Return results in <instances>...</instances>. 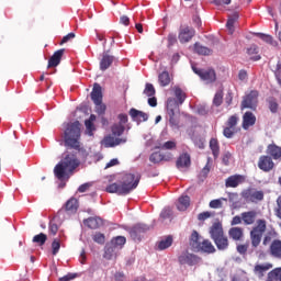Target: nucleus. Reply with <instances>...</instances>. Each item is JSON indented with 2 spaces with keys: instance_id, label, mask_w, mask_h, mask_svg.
Returning <instances> with one entry per match:
<instances>
[{
  "instance_id": "338daca9",
  "label": "nucleus",
  "mask_w": 281,
  "mask_h": 281,
  "mask_svg": "<svg viewBox=\"0 0 281 281\" xmlns=\"http://www.w3.org/2000/svg\"><path fill=\"white\" fill-rule=\"evenodd\" d=\"M277 205H278V207L274 211L276 216L281 220V195H279L277 199Z\"/></svg>"
},
{
  "instance_id": "f8f14e48",
  "label": "nucleus",
  "mask_w": 281,
  "mask_h": 281,
  "mask_svg": "<svg viewBox=\"0 0 281 281\" xmlns=\"http://www.w3.org/2000/svg\"><path fill=\"white\" fill-rule=\"evenodd\" d=\"M79 207L80 203L78 202V199L70 198L61 207V210H59L58 214H63V212H67L68 214H76Z\"/></svg>"
},
{
  "instance_id": "473e14b6",
  "label": "nucleus",
  "mask_w": 281,
  "mask_h": 281,
  "mask_svg": "<svg viewBox=\"0 0 281 281\" xmlns=\"http://www.w3.org/2000/svg\"><path fill=\"white\" fill-rule=\"evenodd\" d=\"M190 155L186 153L179 156L176 166L177 168H190Z\"/></svg>"
},
{
  "instance_id": "bf43d9fd",
  "label": "nucleus",
  "mask_w": 281,
  "mask_h": 281,
  "mask_svg": "<svg viewBox=\"0 0 281 281\" xmlns=\"http://www.w3.org/2000/svg\"><path fill=\"white\" fill-rule=\"evenodd\" d=\"M160 148L162 150H172L177 148V143L169 140V142H166Z\"/></svg>"
},
{
  "instance_id": "a18cd8bd",
  "label": "nucleus",
  "mask_w": 281,
  "mask_h": 281,
  "mask_svg": "<svg viewBox=\"0 0 281 281\" xmlns=\"http://www.w3.org/2000/svg\"><path fill=\"white\" fill-rule=\"evenodd\" d=\"M116 119L119 120L116 124H120L121 126H126L127 130H131V126H128V114L120 113Z\"/></svg>"
},
{
  "instance_id": "f03ea898",
  "label": "nucleus",
  "mask_w": 281,
  "mask_h": 281,
  "mask_svg": "<svg viewBox=\"0 0 281 281\" xmlns=\"http://www.w3.org/2000/svg\"><path fill=\"white\" fill-rule=\"evenodd\" d=\"M139 181H142V176L135 173H121L117 177V182L109 184L105 188V192L109 194H119L120 196H126V194H131L133 190L137 189L139 186Z\"/></svg>"
},
{
  "instance_id": "6e6d98bb",
  "label": "nucleus",
  "mask_w": 281,
  "mask_h": 281,
  "mask_svg": "<svg viewBox=\"0 0 281 281\" xmlns=\"http://www.w3.org/2000/svg\"><path fill=\"white\" fill-rule=\"evenodd\" d=\"M274 77H276V80H277L279 87H281V61L277 63V66L274 69Z\"/></svg>"
},
{
  "instance_id": "6ab92c4d",
  "label": "nucleus",
  "mask_w": 281,
  "mask_h": 281,
  "mask_svg": "<svg viewBox=\"0 0 281 281\" xmlns=\"http://www.w3.org/2000/svg\"><path fill=\"white\" fill-rule=\"evenodd\" d=\"M83 225L89 229H100L104 225V222L100 217H88L83 220Z\"/></svg>"
},
{
  "instance_id": "49530a36",
  "label": "nucleus",
  "mask_w": 281,
  "mask_h": 281,
  "mask_svg": "<svg viewBox=\"0 0 281 281\" xmlns=\"http://www.w3.org/2000/svg\"><path fill=\"white\" fill-rule=\"evenodd\" d=\"M257 36L265 43H268V45H278L276 41H273V36L271 35H267L265 33H257Z\"/></svg>"
},
{
  "instance_id": "864d4df0",
  "label": "nucleus",
  "mask_w": 281,
  "mask_h": 281,
  "mask_svg": "<svg viewBox=\"0 0 281 281\" xmlns=\"http://www.w3.org/2000/svg\"><path fill=\"white\" fill-rule=\"evenodd\" d=\"M60 251V239L55 238L52 243V254L56 256Z\"/></svg>"
},
{
  "instance_id": "0eeeda50",
  "label": "nucleus",
  "mask_w": 281,
  "mask_h": 281,
  "mask_svg": "<svg viewBox=\"0 0 281 281\" xmlns=\"http://www.w3.org/2000/svg\"><path fill=\"white\" fill-rule=\"evenodd\" d=\"M192 70L206 85H212L213 82H216V71L214 69L212 68L203 69V68H196L195 66H192Z\"/></svg>"
},
{
  "instance_id": "1a4fd4ad",
  "label": "nucleus",
  "mask_w": 281,
  "mask_h": 281,
  "mask_svg": "<svg viewBox=\"0 0 281 281\" xmlns=\"http://www.w3.org/2000/svg\"><path fill=\"white\" fill-rule=\"evenodd\" d=\"M179 265H188V267H194L201 262V258L199 256L184 250L178 257Z\"/></svg>"
},
{
  "instance_id": "cd10ccee",
  "label": "nucleus",
  "mask_w": 281,
  "mask_h": 281,
  "mask_svg": "<svg viewBox=\"0 0 281 281\" xmlns=\"http://www.w3.org/2000/svg\"><path fill=\"white\" fill-rule=\"evenodd\" d=\"M228 236L233 240H243L245 238V229L243 227H232L228 231Z\"/></svg>"
},
{
  "instance_id": "9d476101",
  "label": "nucleus",
  "mask_w": 281,
  "mask_h": 281,
  "mask_svg": "<svg viewBox=\"0 0 281 281\" xmlns=\"http://www.w3.org/2000/svg\"><path fill=\"white\" fill-rule=\"evenodd\" d=\"M150 231V226L146 224H136L130 229V236L133 240H142V234Z\"/></svg>"
},
{
  "instance_id": "8fccbe9b",
  "label": "nucleus",
  "mask_w": 281,
  "mask_h": 281,
  "mask_svg": "<svg viewBox=\"0 0 281 281\" xmlns=\"http://www.w3.org/2000/svg\"><path fill=\"white\" fill-rule=\"evenodd\" d=\"M155 93H156L155 86H153V83H146L144 89V94L147 95V98H153Z\"/></svg>"
},
{
  "instance_id": "f3484780",
  "label": "nucleus",
  "mask_w": 281,
  "mask_h": 281,
  "mask_svg": "<svg viewBox=\"0 0 281 281\" xmlns=\"http://www.w3.org/2000/svg\"><path fill=\"white\" fill-rule=\"evenodd\" d=\"M241 183H245V176L243 175L229 176L225 181L227 188H238Z\"/></svg>"
},
{
  "instance_id": "680f3d73",
  "label": "nucleus",
  "mask_w": 281,
  "mask_h": 281,
  "mask_svg": "<svg viewBox=\"0 0 281 281\" xmlns=\"http://www.w3.org/2000/svg\"><path fill=\"white\" fill-rule=\"evenodd\" d=\"M76 38V33H68L66 36L63 37L59 45H65V43H69V41Z\"/></svg>"
},
{
  "instance_id": "6e6552de",
  "label": "nucleus",
  "mask_w": 281,
  "mask_h": 281,
  "mask_svg": "<svg viewBox=\"0 0 281 281\" xmlns=\"http://www.w3.org/2000/svg\"><path fill=\"white\" fill-rule=\"evenodd\" d=\"M258 90H251L248 94H246L241 101V111L245 109L256 111V106H258Z\"/></svg>"
},
{
  "instance_id": "603ef678",
  "label": "nucleus",
  "mask_w": 281,
  "mask_h": 281,
  "mask_svg": "<svg viewBox=\"0 0 281 281\" xmlns=\"http://www.w3.org/2000/svg\"><path fill=\"white\" fill-rule=\"evenodd\" d=\"M95 105V113H98V115H104L106 113V104L99 102V103H94Z\"/></svg>"
},
{
  "instance_id": "ddd939ff",
  "label": "nucleus",
  "mask_w": 281,
  "mask_h": 281,
  "mask_svg": "<svg viewBox=\"0 0 281 281\" xmlns=\"http://www.w3.org/2000/svg\"><path fill=\"white\" fill-rule=\"evenodd\" d=\"M196 34V31L190 26H186L184 29H181L178 35L180 43H190L192 38H194V35Z\"/></svg>"
},
{
  "instance_id": "5fc2aeb1",
  "label": "nucleus",
  "mask_w": 281,
  "mask_h": 281,
  "mask_svg": "<svg viewBox=\"0 0 281 281\" xmlns=\"http://www.w3.org/2000/svg\"><path fill=\"white\" fill-rule=\"evenodd\" d=\"M160 218H162V221H166L168 218H172V209L171 207H165L160 213Z\"/></svg>"
},
{
  "instance_id": "774afa93",
  "label": "nucleus",
  "mask_w": 281,
  "mask_h": 281,
  "mask_svg": "<svg viewBox=\"0 0 281 281\" xmlns=\"http://www.w3.org/2000/svg\"><path fill=\"white\" fill-rule=\"evenodd\" d=\"M92 183L91 182H86L83 184H81L79 188H78V192H87L89 190V188H91Z\"/></svg>"
},
{
  "instance_id": "58836bf2",
  "label": "nucleus",
  "mask_w": 281,
  "mask_h": 281,
  "mask_svg": "<svg viewBox=\"0 0 281 281\" xmlns=\"http://www.w3.org/2000/svg\"><path fill=\"white\" fill-rule=\"evenodd\" d=\"M126 126L120 125L119 123H114L111 126V132L114 137H122L124 135V131H126Z\"/></svg>"
},
{
  "instance_id": "a878e982",
  "label": "nucleus",
  "mask_w": 281,
  "mask_h": 281,
  "mask_svg": "<svg viewBox=\"0 0 281 281\" xmlns=\"http://www.w3.org/2000/svg\"><path fill=\"white\" fill-rule=\"evenodd\" d=\"M120 144H122V139L115 138L111 135L104 136L101 140V145L104 146V148H113L115 146H120Z\"/></svg>"
},
{
  "instance_id": "79ce46f5",
  "label": "nucleus",
  "mask_w": 281,
  "mask_h": 281,
  "mask_svg": "<svg viewBox=\"0 0 281 281\" xmlns=\"http://www.w3.org/2000/svg\"><path fill=\"white\" fill-rule=\"evenodd\" d=\"M175 91V95H176V100L177 102L181 105L186 102V99L188 98L186 95V92H183V90L179 87L173 88Z\"/></svg>"
},
{
  "instance_id": "c756f323",
  "label": "nucleus",
  "mask_w": 281,
  "mask_h": 281,
  "mask_svg": "<svg viewBox=\"0 0 281 281\" xmlns=\"http://www.w3.org/2000/svg\"><path fill=\"white\" fill-rule=\"evenodd\" d=\"M176 205H177V210H179V212H186V210H188V207H190V196L181 195L178 199V202Z\"/></svg>"
},
{
  "instance_id": "bb28decb",
  "label": "nucleus",
  "mask_w": 281,
  "mask_h": 281,
  "mask_svg": "<svg viewBox=\"0 0 281 281\" xmlns=\"http://www.w3.org/2000/svg\"><path fill=\"white\" fill-rule=\"evenodd\" d=\"M267 153L271 159L281 161V147L276 144H270L267 147Z\"/></svg>"
},
{
  "instance_id": "39448f33",
  "label": "nucleus",
  "mask_w": 281,
  "mask_h": 281,
  "mask_svg": "<svg viewBox=\"0 0 281 281\" xmlns=\"http://www.w3.org/2000/svg\"><path fill=\"white\" fill-rule=\"evenodd\" d=\"M240 196L247 203H260L265 201V191L249 187L241 191Z\"/></svg>"
},
{
  "instance_id": "c85d7f7f",
  "label": "nucleus",
  "mask_w": 281,
  "mask_h": 281,
  "mask_svg": "<svg viewBox=\"0 0 281 281\" xmlns=\"http://www.w3.org/2000/svg\"><path fill=\"white\" fill-rule=\"evenodd\" d=\"M269 269H273V265L271 263L256 265L254 268V273L255 276H258V278H265V273H267Z\"/></svg>"
},
{
  "instance_id": "c9c22d12",
  "label": "nucleus",
  "mask_w": 281,
  "mask_h": 281,
  "mask_svg": "<svg viewBox=\"0 0 281 281\" xmlns=\"http://www.w3.org/2000/svg\"><path fill=\"white\" fill-rule=\"evenodd\" d=\"M198 249H201V251H204L205 254H214V251H216V248H214V245H212L210 239H204L200 243V247Z\"/></svg>"
},
{
  "instance_id": "393cba45",
  "label": "nucleus",
  "mask_w": 281,
  "mask_h": 281,
  "mask_svg": "<svg viewBox=\"0 0 281 281\" xmlns=\"http://www.w3.org/2000/svg\"><path fill=\"white\" fill-rule=\"evenodd\" d=\"M179 106H181V103L177 102V99L169 98L167 100V114L177 115L179 113Z\"/></svg>"
},
{
  "instance_id": "a19ab883",
  "label": "nucleus",
  "mask_w": 281,
  "mask_h": 281,
  "mask_svg": "<svg viewBox=\"0 0 281 281\" xmlns=\"http://www.w3.org/2000/svg\"><path fill=\"white\" fill-rule=\"evenodd\" d=\"M266 281H281V267L274 268L270 272H268Z\"/></svg>"
},
{
  "instance_id": "423d86ee",
  "label": "nucleus",
  "mask_w": 281,
  "mask_h": 281,
  "mask_svg": "<svg viewBox=\"0 0 281 281\" xmlns=\"http://www.w3.org/2000/svg\"><path fill=\"white\" fill-rule=\"evenodd\" d=\"M238 122H240V117H238V114L231 115L226 121V126L223 130V135L227 139H232L236 133H238Z\"/></svg>"
},
{
  "instance_id": "2f4dec72",
  "label": "nucleus",
  "mask_w": 281,
  "mask_h": 281,
  "mask_svg": "<svg viewBox=\"0 0 281 281\" xmlns=\"http://www.w3.org/2000/svg\"><path fill=\"white\" fill-rule=\"evenodd\" d=\"M194 52L199 54V56H212L213 50L206 46L201 45V43L196 42L194 44Z\"/></svg>"
},
{
  "instance_id": "5701e85b",
  "label": "nucleus",
  "mask_w": 281,
  "mask_h": 281,
  "mask_svg": "<svg viewBox=\"0 0 281 281\" xmlns=\"http://www.w3.org/2000/svg\"><path fill=\"white\" fill-rule=\"evenodd\" d=\"M113 60H115V57L112 55H109V52L103 53L102 58L100 60L101 71H106V69H109V67L113 65Z\"/></svg>"
},
{
  "instance_id": "4468645a",
  "label": "nucleus",
  "mask_w": 281,
  "mask_h": 281,
  "mask_svg": "<svg viewBox=\"0 0 281 281\" xmlns=\"http://www.w3.org/2000/svg\"><path fill=\"white\" fill-rule=\"evenodd\" d=\"M128 113L132 121L136 122V124H142V122H148V113L146 112L132 108Z\"/></svg>"
},
{
  "instance_id": "b1692460",
  "label": "nucleus",
  "mask_w": 281,
  "mask_h": 281,
  "mask_svg": "<svg viewBox=\"0 0 281 281\" xmlns=\"http://www.w3.org/2000/svg\"><path fill=\"white\" fill-rule=\"evenodd\" d=\"M90 98L94 104L102 102V86H100V83L93 85Z\"/></svg>"
},
{
  "instance_id": "f257e3e1",
  "label": "nucleus",
  "mask_w": 281,
  "mask_h": 281,
  "mask_svg": "<svg viewBox=\"0 0 281 281\" xmlns=\"http://www.w3.org/2000/svg\"><path fill=\"white\" fill-rule=\"evenodd\" d=\"M241 218L244 225H255L250 231V243L254 249H258L260 247V243H262V236H265V232H267V220H257L258 212L256 211H246L241 213Z\"/></svg>"
},
{
  "instance_id": "72a5a7b5",
  "label": "nucleus",
  "mask_w": 281,
  "mask_h": 281,
  "mask_svg": "<svg viewBox=\"0 0 281 281\" xmlns=\"http://www.w3.org/2000/svg\"><path fill=\"white\" fill-rule=\"evenodd\" d=\"M158 82L160 87H168L170 82H172V78H170V72L168 70H164L158 75Z\"/></svg>"
},
{
  "instance_id": "2eb2a0df",
  "label": "nucleus",
  "mask_w": 281,
  "mask_h": 281,
  "mask_svg": "<svg viewBox=\"0 0 281 281\" xmlns=\"http://www.w3.org/2000/svg\"><path fill=\"white\" fill-rule=\"evenodd\" d=\"M65 55V48H60L56 50L52 57L48 59L47 69H52V67H58L60 61L63 60V56Z\"/></svg>"
},
{
  "instance_id": "7ed1b4c3",
  "label": "nucleus",
  "mask_w": 281,
  "mask_h": 281,
  "mask_svg": "<svg viewBox=\"0 0 281 281\" xmlns=\"http://www.w3.org/2000/svg\"><path fill=\"white\" fill-rule=\"evenodd\" d=\"M64 144L66 148H70L76 150L79 159L82 161L87 160L89 157V153L87 149L80 146V122L75 121L72 123H68L66 125V130L64 132Z\"/></svg>"
},
{
  "instance_id": "9b49d317",
  "label": "nucleus",
  "mask_w": 281,
  "mask_h": 281,
  "mask_svg": "<svg viewBox=\"0 0 281 281\" xmlns=\"http://www.w3.org/2000/svg\"><path fill=\"white\" fill-rule=\"evenodd\" d=\"M276 167L273 162V158L271 156H260L258 160V168L262 170V172H271V170Z\"/></svg>"
},
{
  "instance_id": "412c9836",
  "label": "nucleus",
  "mask_w": 281,
  "mask_h": 281,
  "mask_svg": "<svg viewBox=\"0 0 281 281\" xmlns=\"http://www.w3.org/2000/svg\"><path fill=\"white\" fill-rule=\"evenodd\" d=\"M172 154L164 155L159 151H155L149 156V161L151 164H161V161H171Z\"/></svg>"
},
{
  "instance_id": "13d9d810",
  "label": "nucleus",
  "mask_w": 281,
  "mask_h": 281,
  "mask_svg": "<svg viewBox=\"0 0 281 281\" xmlns=\"http://www.w3.org/2000/svg\"><path fill=\"white\" fill-rule=\"evenodd\" d=\"M169 124L171 128L179 130V119H177V115H169Z\"/></svg>"
},
{
  "instance_id": "20e7f679",
  "label": "nucleus",
  "mask_w": 281,
  "mask_h": 281,
  "mask_svg": "<svg viewBox=\"0 0 281 281\" xmlns=\"http://www.w3.org/2000/svg\"><path fill=\"white\" fill-rule=\"evenodd\" d=\"M80 166V160L76 154H66L64 158L55 166L54 175L56 179H69L74 175V170Z\"/></svg>"
},
{
  "instance_id": "4d7b16f0",
  "label": "nucleus",
  "mask_w": 281,
  "mask_h": 281,
  "mask_svg": "<svg viewBox=\"0 0 281 281\" xmlns=\"http://www.w3.org/2000/svg\"><path fill=\"white\" fill-rule=\"evenodd\" d=\"M92 240H94V243H98V245H104L105 243L104 234L102 233L94 234L92 237Z\"/></svg>"
},
{
  "instance_id": "e2e57ef3",
  "label": "nucleus",
  "mask_w": 281,
  "mask_h": 281,
  "mask_svg": "<svg viewBox=\"0 0 281 281\" xmlns=\"http://www.w3.org/2000/svg\"><path fill=\"white\" fill-rule=\"evenodd\" d=\"M48 232L49 234H52L53 236H56V234H58V225L56 223H49L48 226Z\"/></svg>"
},
{
  "instance_id": "a211bd4d",
  "label": "nucleus",
  "mask_w": 281,
  "mask_h": 281,
  "mask_svg": "<svg viewBox=\"0 0 281 281\" xmlns=\"http://www.w3.org/2000/svg\"><path fill=\"white\" fill-rule=\"evenodd\" d=\"M172 243H175V238L172 235H168L157 241L156 247L158 251H165V249H170V247H172Z\"/></svg>"
},
{
  "instance_id": "0e129e2a",
  "label": "nucleus",
  "mask_w": 281,
  "mask_h": 281,
  "mask_svg": "<svg viewBox=\"0 0 281 281\" xmlns=\"http://www.w3.org/2000/svg\"><path fill=\"white\" fill-rule=\"evenodd\" d=\"M76 278H78V273H68L59 278V281H71V280H76Z\"/></svg>"
},
{
  "instance_id": "c03bdc74",
  "label": "nucleus",
  "mask_w": 281,
  "mask_h": 281,
  "mask_svg": "<svg viewBox=\"0 0 281 281\" xmlns=\"http://www.w3.org/2000/svg\"><path fill=\"white\" fill-rule=\"evenodd\" d=\"M223 201H227V198L212 200L209 204V207L212 210H221V207H223Z\"/></svg>"
},
{
  "instance_id": "09e8293b",
  "label": "nucleus",
  "mask_w": 281,
  "mask_h": 281,
  "mask_svg": "<svg viewBox=\"0 0 281 281\" xmlns=\"http://www.w3.org/2000/svg\"><path fill=\"white\" fill-rule=\"evenodd\" d=\"M214 106H221L223 104V90H218L213 98Z\"/></svg>"
},
{
  "instance_id": "69168bd1",
  "label": "nucleus",
  "mask_w": 281,
  "mask_h": 281,
  "mask_svg": "<svg viewBox=\"0 0 281 281\" xmlns=\"http://www.w3.org/2000/svg\"><path fill=\"white\" fill-rule=\"evenodd\" d=\"M168 41V47H172V45H176L177 43V35L170 33L167 37Z\"/></svg>"
},
{
  "instance_id": "37998d69",
  "label": "nucleus",
  "mask_w": 281,
  "mask_h": 281,
  "mask_svg": "<svg viewBox=\"0 0 281 281\" xmlns=\"http://www.w3.org/2000/svg\"><path fill=\"white\" fill-rule=\"evenodd\" d=\"M32 243H35L38 247H43V245L47 243V235H45V233H40L33 237Z\"/></svg>"
},
{
  "instance_id": "de8ad7c7",
  "label": "nucleus",
  "mask_w": 281,
  "mask_h": 281,
  "mask_svg": "<svg viewBox=\"0 0 281 281\" xmlns=\"http://www.w3.org/2000/svg\"><path fill=\"white\" fill-rule=\"evenodd\" d=\"M268 106L272 113H278L279 104L276 98L271 97L268 99Z\"/></svg>"
},
{
  "instance_id": "e433bc0d",
  "label": "nucleus",
  "mask_w": 281,
  "mask_h": 281,
  "mask_svg": "<svg viewBox=\"0 0 281 281\" xmlns=\"http://www.w3.org/2000/svg\"><path fill=\"white\" fill-rule=\"evenodd\" d=\"M210 148L212 150L214 159H218V155H221V146L218 145V139L211 138Z\"/></svg>"
},
{
  "instance_id": "7c9ffc66",
  "label": "nucleus",
  "mask_w": 281,
  "mask_h": 281,
  "mask_svg": "<svg viewBox=\"0 0 281 281\" xmlns=\"http://www.w3.org/2000/svg\"><path fill=\"white\" fill-rule=\"evenodd\" d=\"M213 240L217 249H220L221 251H225V249L229 247V239L225 235H222L221 237H217L216 239H213Z\"/></svg>"
},
{
  "instance_id": "aec40b11",
  "label": "nucleus",
  "mask_w": 281,
  "mask_h": 281,
  "mask_svg": "<svg viewBox=\"0 0 281 281\" xmlns=\"http://www.w3.org/2000/svg\"><path fill=\"white\" fill-rule=\"evenodd\" d=\"M256 124V115L251 112H245V114L243 115V128L244 131H249V128H251V126H254Z\"/></svg>"
},
{
  "instance_id": "ea45409f",
  "label": "nucleus",
  "mask_w": 281,
  "mask_h": 281,
  "mask_svg": "<svg viewBox=\"0 0 281 281\" xmlns=\"http://www.w3.org/2000/svg\"><path fill=\"white\" fill-rule=\"evenodd\" d=\"M190 245L194 249H199L201 247V236L199 235V232L193 231L190 238Z\"/></svg>"
},
{
  "instance_id": "3c124183",
  "label": "nucleus",
  "mask_w": 281,
  "mask_h": 281,
  "mask_svg": "<svg viewBox=\"0 0 281 281\" xmlns=\"http://www.w3.org/2000/svg\"><path fill=\"white\" fill-rule=\"evenodd\" d=\"M113 243L114 247H124L126 245V237L124 236H117L114 239L111 240Z\"/></svg>"
},
{
  "instance_id": "4be33fe9",
  "label": "nucleus",
  "mask_w": 281,
  "mask_h": 281,
  "mask_svg": "<svg viewBox=\"0 0 281 281\" xmlns=\"http://www.w3.org/2000/svg\"><path fill=\"white\" fill-rule=\"evenodd\" d=\"M223 235H225V232L223 231V224L221 222H215L211 227H210V236L213 240L216 238H221Z\"/></svg>"
},
{
  "instance_id": "dca6fc26",
  "label": "nucleus",
  "mask_w": 281,
  "mask_h": 281,
  "mask_svg": "<svg viewBox=\"0 0 281 281\" xmlns=\"http://www.w3.org/2000/svg\"><path fill=\"white\" fill-rule=\"evenodd\" d=\"M268 251L272 258H277V260H281V240L280 239L272 240L271 244L269 245Z\"/></svg>"
},
{
  "instance_id": "052dcab7",
  "label": "nucleus",
  "mask_w": 281,
  "mask_h": 281,
  "mask_svg": "<svg viewBox=\"0 0 281 281\" xmlns=\"http://www.w3.org/2000/svg\"><path fill=\"white\" fill-rule=\"evenodd\" d=\"M248 249H249V245L248 244L237 245V251L240 254V256H245V254H247Z\"/></svg>"
},
{
  "instance_id": "f704fd0d",
  "label": "nucleus",
  "mask_w": 281,
  "mask_h": 281,
  "mask_svg": "<svg viewBox=\"0 0 281 281\" xmlns=\"http://www.w3.org/2000/svg\"><path fill=\"white\" fill-rule=\"evenodd\" d=\"M116 249L117 248L115 247V244H113V243L106 244L105 248H104L103 258H105V260H112L113 257L115 256Z\"/></svg>"
},
{
  "instance_id": "4c0bfd02",
  "label": "nucleus",
  "mask_w": 281,
  "mask_h": 281,
  "mask_svg": "<svg viewBox=\"0 0 281 281\" xmlns=\"http://www.w3.org/2000/svg\"><path fill=\"white\" fill-rule=\"evenodd\" d=\"M239 15L238 12H234L232 15L228 16L226 27L229 34H234V24L238 21Z\"/></svg>"
}]
</instances>
